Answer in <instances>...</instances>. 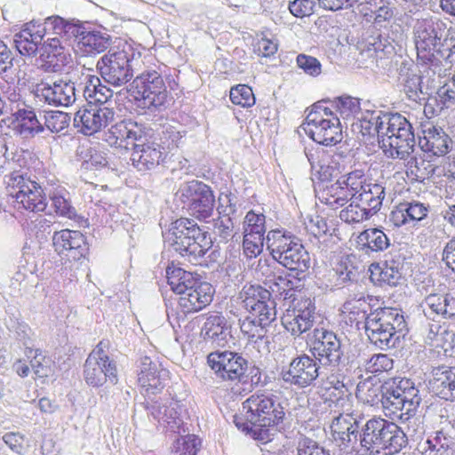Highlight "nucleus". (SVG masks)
Instances as JSON below:
<instances>
[{"mask_svg":"<svg viewBox=\"0 0 455 455\" xmlns=\"http://www.w3.org/2000/svg\"><path fill=\"white\" fill-rule=\"evenodd\" d=\"M310 342L311 355L301 354L282 367L280 379L289 387L306 388L315 384L322 368L334 371L345 365V350L335 332L315 328Z\"/></svg>","mask_w":455,"mask_h":455,"instance_id":"nucleus-1","label":"nucleus"},{"mask_svg":"<svg viewBox=\"0 0 455 455\" xmlns=\"http://www.w3.org/2000/svg\"><path fill=\"white\" fill-rule=\"evenodd\" d=\"M138 368V382L147 396L141 406L148 415H151L167 432H185L182 418L187 414V410L182 401L172 397L150 398L151 395L157 394L165 387L169 371L148 356L140 359Z\"/></svg>","mask_w":455,"mask_h":455,"instance_id":"nucleus-2","label":"nucleus"},{"mask_svg":"<svg viewBox=\"0 0 455 455\" xmlns=\"http://www.w3.org/2000/svg\"><path fill=\"white\" fill-rule=\"evenodd\" d=\"M450 30L444 20L435 16L417 20L412 28L418 61L439 76L445 71L443 61L455 63V42L448 44Z\"/></svg>","mask_w":455,"mask_h":455,"instance_id":"nucleus-3","label":"nucleus"},{"mask_svg":"<svg viewBox=\"0 0 455 455\" xmlns=\"http://www.w3.org/2000/svg\"><path fill=\"white\" fill-rule=\"evenodd\" d=\"M238 299L248 315L240 320L242 333L250 342L269 344L268 328L276 318V302L271 292L259 284L246 283L239 292Z\"/></svg>","mask_w":455,"mask_h":455,"instance_id":"nucleus-4","label":"nucleus"},{"mask_svg":"<svg viewBox=\"0 0 455 455\" xmlns=\"http://www.w3.org/2000/svg\"><path fill=\"white\" fill-rule=\"evenodd\" d=\"M143 139L136 141L132 146L131 161L139 172L152 170L164 163L169 153L178 148L182 136L172 126H163L154 131L147 126L144 130Z\"/></svg>","mask_w":455,"mask_h":455,"instance_id":"nucleus-5","label":"nucleus"},{"mask_svg":"<svg viewBox=\"0 0 455 455\" xmlns=\"http://www.w3.org/2000/svg\"><path fill=\"white\" fill-rule=\"evenodd\" d=\"M243 409L251 424V437L264 444L271 442L285 415L279 397L272 393H257L243 403Z\"/></svg>","mask_w":455,"mask_h":455,"instance_id":"nucleus-6","label":"nucleus"},{"mask_svg":"<svg viewBox=\"0 0 455 455\" xmlns=\"http://www.w3.org/2000/svg\"><path fill=\"white\" fill-rule=\"evenodd\" d=\"M166 239L173 250L189 261L202 265L206 263L204 256L212 247L208 232L190 219L180 218L172 223Z\"/></svg>","mask_w":455,"mask_h":455,"instance_id":"nucleus-7","label":"nucleus"},{"mask_svg":"<svg viewBox=\"0 0 455 455\" xmlns=\"http://www.w3.org/2000/svg\"><path fill=\"white\" fill-rule=\"evenodd\" d=\"M267 247L272 258L290 271L296 272L300 280L311 267V259L301 240L291 232L270 230L267 235Z\"/></svg>","mask_w":455,"mask_h":455,"instance_id":"nucleus-8","label":"nucleus"},{"mask_svg":"<svg viewBox=\"0 0 455 455\" xmlns=\"http://www.w3.org/2000/svg\"><path fill=\"white\" fill-rule=\"evenodd\" d=\"M370 341L381 350L395 347L407 331V323L401 309L381 307L370 312L364 327Z\"/></svg>","mask_w":455,"mask_h":455,"instance_id":"nucleus-9","label":"nucleus"},{"mask_svg":"<svg viewBox=\"0 0 455 455\" xmlns=\"http://www.w3.org/2000/svg\"><path fill=\"white\" fill-rule=\"evenodd\" d=\"M379 144L385 154L392 158L405 159L413 152L415 135L412 124L400 113L388 112Z\"/></svg>","mask_w":455,"mask_h":455,"instance_id":"nucleus-10","label":"nucleus"},{"mask_svg":"<svg viewBox=\"0 0 455 455\" xmlns=\"http://www.w3.org/2000/svg\"><path fill=\"white\" fill-rule=\"evenodd\" d=\"M326 104L321 100L312 105L303 130L315 142L328 147L341 142L343 135L339 118Z\"/></svg>","mask_w":455,"mask_h":455,"instance_id":"nucleus-11","label":"nucleus"},{"mask_svg":"<svg viewBox=\"0 0 455 455\" xmlns=\"http://www.w3.org/2000/svg\"><path fill=\"white\" fill-rule=\"evenodd\" d=\"M140 53L124 44L110 48L97 62V69L101 78L108 84L121 87L133 77L132 62Z\"/></svg>","mask_w":455,"mask_h":455,"instance_id":"nucleus-12","label":"nucleus"},{"mask_svg":"<svg viewBox=\"0 0 455 455\" xmlns=\"http://www.w3.org/2000/svg\"><path fill=\"white\" fill-rule=\"evenodd\" d=\"M130 91L139 100L140 108L151 112L165 108L168 91L157 71L148 70L137 76L131 84Z\"/></svg>","mask_w":455,"mask_h":455,"instance_id":"nucleus-13","label":"nucleus"},{"mask_svg":"<svg viewBox=\"0 0 455 455\" xmlns=\"http://www.w3.org/2000/svg\"><path fill=\"white\" fill-rule=\"evenodd\" d=\"M175 199L191 216L200 220L210 218L215 207V196L211 187L196 180L182 183Z\"/></svg>","mask_w":455,"mask_h":455,"instance_id":"nucleus-14","label":"nucleus"},{"mask_svg":"<svg viewBox=\"0 0 455 455\" xmlns=\"http://www.w3.org/2000/svg\"><path fill=\"white\" fill-rule=\"evenodd\" d=\"M6 189L12 197L30 212H43L46 209V191L36 181L20 173L12 172L6 181Z\"/></svg>","mask_w":455,"mask_h":455,"instance_id":"nucleus-15","label":"nucleus"},{"mask_svg":"<svg viewBox=\"0 0 455 455\" xmlns=\"http://www.w3.org/2000/svg\"><path fill=\"white\" fill-rule=\"evenodd\" d=\"M318 317L315 299L306 296L295 298L292 307L286 309L282 324L292 336L299 337L309 331Z\"/></svg>","mask_w":455,"mask_h":455,"instance_id":"nucleus-16","label":"nucleus"},{"mask_svg":"<svg viewBox=\"0 0 455 455\" xmlns=\"http://www.w3.org/2000/svg\"><path fill=\"white\" fill-rule=\"evenodd\" d=\"M207 363L218 378L223 380L244 382L248 361L232 351H215L207 356Z\"/></svg>","mask_w":455,"mask_h":455,"instance_id":"nucleus-17","label":"nucleus"},{"mask_svg":"<svg viewBox=\"0 0 455 455\" xmlns=\"http://www.w3.org/2000/svg\"><path fill=\"white\" fill-rule=\"evenodd\" d=\"M382 386L380 403L386 416L396 418L403 423H408V430L413 427V432L422 430L420 420L415 417L418 407L420 403L411 404V400L401 397V395L391 392Z\"/></svg>","mask_w":455,"mask_h":455,"instance_id":"nucleus-18","label":"nucleus"},{"mask_svg":"<svg viewBox=\"0 0 455 455\" xmlns=\"http://www.w3.org/2000/svg\"><path fill=\"white\" fill-rule=\"evenodd\" d=\"M114 108L108 106L88 105L80 108L74 117V125L84 135H92L114 122Z\"/></svg>","mask_w":455,"mask_h":455,"instance_id":"nucleus-19","label":"nucleus"},{"mask_svg":"<svg viewBox=\"0 0 455 455\" xmlns=\"http://www.w3.org/2000/svg\"><path fill=\"white\" fill-rule=\"evenodd\" d=\"M259 271L264 277L263 283L271 292V298L283 300H293L294 283L289 278L284 271L279 268L275 264H268L267 260L259 261Z\"/></svg>","mask_w":455,"mask_h":455,"instance_id":"nucleus-20","label":"nucleus"},{"mask_svg":"<svg viewBox=\"0 0 455 455\" xmlns=\"http://www.w3.org/2000/svg\"><path fill=\"white\" fill-rule=\"evenodd\" d=\"M354 413H341L332 419L331 435L341 450H355L360 444V421Z\"/></svg>","mask_w":455,"mask_h":455,"instance_id":"nucleus-21","label":"nucleus"},{"mask_svg":"<svg viewBox=\"0 0 455 455\" xmlns=\"http://www.w3.org/2000/svg\"><path fill=\"white\" fill-rule=\"evenodd\" d=\"M36 93L45 103L56 107H68L76 100L75 83L63 79L52 83L42 81L36 85Z\"/></svg>","mask_w":455,"mask_h":455,"instance_id":"nucleus-22","label":"nucleus"},{"mask_svg":"<svg viewBox=\"0 0 455 455\" xmlns=\"http://www.w3.org/2000/svg\"><path fill=\"white\" fill-rule=\"evenodd\" d=\"M52 244L59 255H63L75 261L84 258L89 251L86 238L78 230L55 231L52 235Z\"/></svg>","mask_w":455,"mask_h":455,"instance_id":"nucleus-23","label":"nucleus"},{"mask_svg":"<svg viewBox=\"0 0 455 455\" xmlns=\"http://www.w3.org/2000/svg\"><path fill=\"white\" fill-rule=\"evenodd\" d=\"M403 261L399 258H390L383 262L372 263L369 270L371 283L383 289L403 285L405 278L403 273Z\"/></svg>","mask_w":455,"mask_h":455,"instance_id":"nucleus-24","label":"nucleus"},{"mask_svg":"<svg viewBox=\"0 0 455 455\" xmlns=\"http://www.w3.org/2000/svg\"><path fill=\"white\" fill-rule=\"evenodd\" d=\"M146 124L135 122L132 119L122 120L104 132L102 140L109 146L116 148H127L133 146L136 141L143 139Z\"/></svg>","mask_w":455,"mask_h":455,"instance_id":"nucleus-25","label":"nucleus"},{"mask_svg":"<svg viewBox=\"0 0 455 455\" xmlns=\"http://www.w3.org/2000/svg\"><path fill=\"white\" fill-rule=\"evenodd\" d=\"M214 293L215 289L210 283L200 280L180 296L178 307L184 314L199 312L212 303Z\"/></svg>","mask_w":455,"mask_h":455,"instance_id":"nucleus-26","label":"nucleus"},{"mask_svg":"<svg viewBox=\"0 0 455 455\" xmlns=\"http://www.w3.org/2000/svg\"><path fill=\"white\" fill-rule=\"evenodd\" d=\"M205 321L201 328L202 339L216 347H224L232 338L231 325L220 312L204 315Z\"/></svg>","mask_w":455,"mask_h":455,"instance_id":"nucleus-27","label":"nucleus"},{"mask_svg":"<svg viewBox=\"0 0 455 455\" xmlns=\"http://www.w3.org/2000/svg\"><path fill=\"white\" fill-rule=\"evenodd\" d=\"M428 386L435 395L446 401L455 402V366L434 367Z\"/></svg>","mask_w":455,"mask_h":455,"instance_id":"nucleus-28","label":"nucleus"},{"mask_svg":"<svg viewBox=\"0 0 455 455\" xmlns=\"http://www.w3.org/2000/svg\"><path fill=\"white\" fill-rule=\"evenodd\" d=\"M84 378L85 382L93 387L103 386L108 380L115 385L117 383V370L116 363H105L87 358L84 364Z\"/></svg>","mask_w":455,"mask_h":455,"instance_id":"nucleus-29","label":"nucleus"},{"mask_svg":"<svg viewBox=\"0 0 455 455\" xmlns=\"http://www.w3.org/2000/svg\"><path fill=\"white\" fill-rule=\"evenodd\" d=\"M46 25L29 22L19 33L14 35V44L21 55L33 56L42 44L45 35Z\"/></svg>","mask_w":455,"mask_h":455,"instance_id":"nucleus-30","label":"nucleus"},{"mask_svg":"<svg viewBox=\"0 0 455 455\" xmlns=\"http://www.w3.org/2000/svg\"><path fill=\"white\" fill-rule=\"evenodd\" d=\"M304 152L313 177L321 181H330L340 174L336 165L329 164V150L321 147H307Z\"/></svg>","mask_w":455,"mask_h":455,"instance_id":"nucleus-31","label":"nucleus"},{"mask_svg":"<svg viewBox=\"0 0 455 455\" xmlns=\"http://www.w3.org/2000/svg\"><path fill=\"white\" fill-rule=\"evenodd\" d=\"M429 212V205L419 201H403L397 204L389 215V220L395 227L424 220Z\"/></svg>","mask_w":455,"mask_h":455,"instance_id":"nucleus-32","label":"nucleus"},{"mask_svg":"<svg viewBox=\"0 0 455 455\" xmlns=\"http://www.w3.org/2000/svg\"><path fill=\"white\" fill-rule=\"evenodd\" d=\"M387 420L382 418H372L361 427L360 446L371 453L379 454L385 438Z\"/></svg>","mask_w":455,"mask_h":455,"instance_id":"nucleus-33","label":"nucleus"},{"mask_svg":"<svg viewBox=\"0 0 455 455\" xmlns=\"http://www.w3.org/2000/svg\"><path fill=\"white\" fill-rule=\"evenodd\" d=\"M451 140L441 128L431 126L423 130V137L419 138V146L426 153L433 156H444L450 150Z\"/></svg>","mask_w":455,"mask_h":455,"instance_id":"nucleus-34","label":"nucleus"},{"mask_svg":"<svg viewBox=\"0 0 455 455\" xmlns=\"http://www.w3.org/2000/svg\"><path fill=\"white\" fill-rule=\"evenodd\" d=\"M356 248L371 256L384 251L390 246V239L380 228H368L361 232L355 239Z\"/></svg>","mask_w":455,"mask_h":455,"instance_id":"nucleus-35","label":"nucleus"},{"mask_svg":"<svg viewBox=\"0 0 455 455\" xmlns=\"http://www.w3.org/2000/svg\"><path fill=\"white\" fill-rule=\"evenodd\" d=\"M84 97L89 105L97 107L108 106L113 97V91L101 83L99 76L87 75L84 78Z\"/></svg>","mask_w":455,"mask_h":455,"instance_id":"nucleus-36","label":"nucleus"},{"mask_svg":"<svg viewBox=\"0 0 455 455\" xmlns=\"http://www.w3.org/2000/svg\"><path fill=\"white\" fill-rule=\"evenodd\" d=\"M41 116L42 113L36 116L33 110L20 109L13 114V129L24 138L34 137L44 131Z\"/></svg>","mask_w":455,"mask_h":455,"instance_id":"nucleus-37","label":"nucleus"},{"mask_svg":"<svg viewBox=\"0 0 455 455\" xmlns=\"http://www.w3.org/2000/svg\"><path fill=\"white\" fill-rule=\"evenodd\" d=\"M424 314L427 318L433 315L455 318V297L449 293L428 295L424 301Z\"/></svg>","mask_w":455,"mask_h":455,"instance_id":"nucleus-38","label":"nucleus"},{"mask_svg":"<svg viewBox=\"0 0 455 455\" xmlns=\"http://www.w3.org/2000/svg\"><path fill=\"white\" fill-rule=\"evenodd\" d=\"M368 299H371L369 296L366 298L360 295L347 300L343 304V312L347 314V321L351 325L355 324L357 329H360L361 325L363 328L366 326V322L370 318V312H372Z\"/></svg>","mask_w":455,"mask_h":455,"instance_id":"nucleus-39","label":"nucleus"},{"mask_svg":"<svg viewBox=\"0 0 455 455\" xmlns=\"http://www.w3.org/2000/svg\"><path fill=\"white\" fill-rule=\"evenodd\" d=\"M47 196L51 202V208L59 216L75 219L76 211L72 205L69 192L62 186H51L45 188Z\"/></svg>","mask_w":455,"mask_h":455,"instance_id":"nucleus-40","label":"nucleus"},{"mask_svg":"<svg viewBox=\"0 0 455 455\" xmlns=\"http://www.w3.org/2000/svg\"><path fill=\"white\" fill-rule=\"evenodd\" d=\"M166 278L171 289L180 296L186 291L189 286L196 285L201 278L200 275L175 266L174 262L166 267Z\"/></svg>","mask_w":455,"mask_h":455,"instance_id":"nucleus-41","label":"nucleus"},{"mask_svg":"<svg viewBox=\"0 0 455 455\" xmlns=\"http://www.w3.org/2000/svg\"><path fill=\"white\" fill-rule=\"evenodd\" d=\"M387 113L379 109H366L361 113V116L357 117L355 125L360 128L363 136L377 137L379 139L380 132H383Z\"/></svg>","mask_w":455,"mask_h":455,"instance_id":"nucleus-42","label":"nucleus"},{"mask_svg":"<svg viewBox=\"0 0 455 455\" xmlns=\"http://www.w3.org/2000/svg\"><path fill=\"white\" fill-rule=\"evenodd\" d=\"M111 44L107 32L92 30L85 33L77 42V50L84 55H96L105 52Z\"/></svg>","mask_w":455,"mask_h":455,"instance_id":"nucleus-43","label":"nucleus"},{"mask_svg":"<svg viewBox=\"0 0 455 455\" xmlns=\"http://www.w3.org/2000/svg\"><path fill=\"white\" fill-rule=\"evenodd\" d=\"M385 197V188L376 182H368L355 196V200L361 203L371 214H376L381 208Z\"/></svg>","mask_w":455,"mask_h":455,"instance_id":"nucleus-44","label":"nucleus"},{"mask_svg":"<svg viewBox=\"0 0 455 455\" xmlns=\"http://www.w3.org/2000/svg\"><path fill=\"white\" fill-rule=\"evenodd\" d=\"M318 198L321 203L329 205L332 209L342 207L353 199L339 179L334 183L324 186L319 192Z\"/></svg>","mask_w":455,"mask_h":455,"instance_id":"nucleus-45","label":"nucleus"},{"mask_svg":"<svg viewBox=\"0 0 455 455\" xmlns=\"http://www.w3.org/2000/svg\"><path fill=\"white\" fill-rule=\"evenodd\" d=\"M385 438L381 444V451H385L386 454L398 453L408 443V438L404 431L392 421H388L386 425Z\"/></svg>","mask_w":455,"mask_h":455,"instance_id":"nucleus-46","label":"nucleus"},{"mask_svg":"<svg viewBox=\"0 0 455 455\" xmlns=\"http://www.w3.org/2000/svg\"><path fill=\"white\" fill-rule=\"evenodd\" d=\"M221 209L222 206H219L217 209L220 216L214 220L213 232L220 238V242L228 243L235 235L234 222L230 217L235 212V206L230 203L225 210Z\"/></svg>","mask_w":455,"mask_h":455,"instance_id":"nucleus-47","label":"nucleus"},{"mask_svg":"<svg viewBox=\"0 0 455 455\" xmlns=\"http://www.w3.org/2000/svg\"><path fill=\"white\" fill-rule=\"evenodd\" d=\"M382 386L392 390L401 397L411 400V404L420 403L421 396L415 383L407 378L395 377L386 380Z\"/></svg>","mask_w":455,"mask_h":455,"instance_id":"nucleus-48","label":"nucleus"},{"mask_svg":"<svg viewBox=\"0 0 455 455\" xmlns=\"http://www.w3.org/2000/svg\"><path fill=\"white\" fill-rule=\"evenodd\" d=\"M435 166L429 160L423 157H411L406 164V173L413 180L424 182L435 173Z\"/></svg>","mask_w":455,"mask_h":455,"instance_id":"nucleus-49","label":"nucleus"},{"mask_svg":"<svg viewBox=\"0 0 455 455\" xmlns=\"http://www.w3.org/2000/svg\"><path fill=\"white\" fill-rule=\"evenodd\" d=\"M44 24L48 27H52L54 34L59 36L62 34L68 36H73L78 38V41L85 33H88V31L81 25L68 22L60 17L47 18Z\"/></svg>","mask_w":455,"mask_h":455,"instance_id":"nucleus-50","label":"nucleus"},{"mask_svg":"<svg viewBox=\"0 0 455 455\" xmlns=\"http://www.w3.org/2000/svg\"><path fill=\"white\" fill-rule=\"evenodd\" d=\"M327 103L329 100H326ZM331 107L344 119H349L360 114V101L351 96H341L330 101Z\"/></svg>","mask_w":455,"mask_h":455,"instance_id":"nucleus-51","label":"nucleus"},{"mask_svg":"<svg viewBox=\"0 0 455 455\" xmlns=\"http://www.w3.org/2000/svg\"><path fill=\"white\" fill-rule=\"evenodd\" d=\"M454 443L455 439L443 430L436 431L434 435L427 439L424 453L425 455H440L443 450L450 448Z\"/></svg>","mask_w":455,"mask_h":455,"instance_id":"nucleus-52","label":"nucleus"},{"mask_svg":"<svg viewBox=\"0 0 455 455\" xmlns=\"http://www.w3.org/2000/svg\"><path fill=\"white\" fill-rule=\"evenodd\" d=\"M400 81L405 94L410 100L413 101L420 100L422 78L419 75L408 69L404 74H401Z\"/></svg>","mask_w":455,"mask_h":455,"instance_id":"nucleus-53","label":"nucleus"},{"mask_svg":"<svg viewBox=\"0 0 455 455\" xmlns=\"http://www.w3.org/2000/svg\"><path fill=\"white\" fill-rule=\"evenodd\" d=\"M373 214L359 202L351 203L339 212V219L348 224L359 223L370 219Z\"/></svg>","mask_w":455,"mask_h":455,"instance_id":"nucleus-54","label":"nucleus"},{"mask_svg":"<svg viewBox=\"0 0 455 455\" xmlns=\"http://www.w3.org/2000/svg\"><path fill=\"white\" fill-rule=\"evenodd\" d=\"M352 198L360 193L368 182L363 170H355L339 178Z\"/></svg>","mask_w":455,"mask_h":455,"instance_id":"nucleus-55","label":"nucleus"},{"mask_svg":"<svg viewBox=\"0 0 455 455\" xmlns=\"http://www.w3.org/2000/svg\"><path fill=\"white\" fill-rule=\"evenodd\" d=\"M243 229V234L265 235L266 216L253 210L249 211L244 217Z\"/></svg>","mask_w":455,"mask_h":455,"instance_id":"nucleus-56","label":"nucleus"},{"mask_svg":"<svg viewBox=\"0 0 455 455\" xmlns=\"http://www.w3.org/2000/svg\"><path fill=\"white\" fill-rule=\"evenodd\" d=\"M201 440L195 435H181L173 444L174 455H196Z\"/></svg>","mask_w":455,"mask_h":455,"instance_id":"nucleus-57","label":"nucleus"},{"mask_svg":"<svg viewBox=\"0 0 455 455\" xmlns=\"http://www.w3.org/2000/svg\"><path fill=\"white\" fill-rule=\"evenodd\" d=\"M229 97L233 104L243 108L251 107L255 103L251 88L245 84H238L231 88Z\"/></svg>","mask_w":455,"mask_h":455,"instance_id":"nucleus-58","label":"nucleus"},{"mask_svg":"<svg viewBox=\"0 0 455 455\" xmlns=\"http://www.w3.org/2000/svg\"><path fill=\"white\" fill-rule=\"evenodd\" d=\"M363 366L367 372L379 374L393 369L394 361L387 355L377 354L366 360Z\"/></svg>","mask_w":455,"mask_h":455,"instance_id":"nucleus-59","label":"nucleus"},{"mask_svg":"<svg viewBox=\"0 0 455 455\" xmlns=\"http://www.w3.org/2000/svg\"><path fill=\"white\" fill-rule=\"evenodd\" d=\"M356 394L366 403L371 405L380 402L382 395V385H373L370 380L359 382Z\"/></svg>","mask_w":455,"mask_h":455,"instance_id":"nucleus-60","label":"nucleus"},{"mask_svg":"<svg viewBox=\"0 0 455 455\" xmlns=\"http://www.w3.org/2000/svg\"><path fill=\"white\" fill-rule=\"evenodd\" d=\"M243 251L248 259L256 258L263 250L264 243H267V236L243 234Z\"/></svg>","mask_w":455,"mask_h":455,"instance_id":"nucleus-61","label":"nucleus"},{"mask_svg":"<svg viewBox=\"0 0 455 455\" xmlns=\"http://www.w3.org/2000/svg\"><path fill=\"white\" fill-rule=\"evenodd\" d=\"M394 46L388 42L387 37L383 36L380 34H377V36H372L367 43V52L370 53V56H372L373 53L377 58H382L379 53L383 55H390L394 52Z\"/></svg>","mask_w":455,"mask_h":455,"instance_id":"nucleus-62","label":"nucleus"},{"mask_svg":"<svg viewBox=\"0 0 455 455\" xmlns=\"http://www.w3.org/2000/svg\"><path fill=\"white\" fill-rule=\"evenodd\" d=\"M44 130L52 133H58L64 131L68 126V116L63 112H52L41 116Z\"/></svg>","mask_w":455,"mask_h":455,"instance_id":"nucleus-63","label":"nucleus"},{"mask_svg":"<svg viewBox=\"0 0 455 455\" xmlns=\"http://www.w3.org/2000/svg\"><path fill=\"white\" fill-rule=\"evenodd\" d=\"M42 68L45 72L59 73L63 71L70 59L69 54H47L43 56Z\"/></svg>","mask_w":455,"mask_h":455,"instance_id":"nucleus-64","label":"nucleus"}]
</instances>
